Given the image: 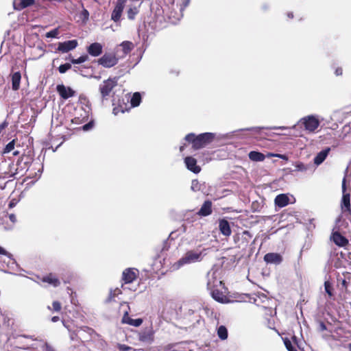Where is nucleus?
Returning a JSON list of instances; mask_svg holds the SVG:
<instances>
[{"label": "nucleus", "mask_w": 351, "mask_h": 351, "mask_svg": "<svg viewBox=\"0 0 351 351\" xmlns=\"http://www.w3.org/2000/svg\"><path fill=\"white\" fill-rule=\"evenodd\" d=\"M215 136L216 134L212 132L202 133L199 135L190 133L185 136L184 139L191 143L195 149H199L212 143Z\"/></svg>", "instance_id": "nucleus-1"}, {"label": "nucleus", "mask_w": 351, "mask_h": 351, "mask_svg": "<svg viewBox=\"0 0 351 351\" xmlns=\"http://www.w3.org/2000/svg\"><path fill=\"white\" fill-rule=\"evenodd\" d=\"M206 250L204 249L202 251L189 250L186 252L181 258L173 264V268L178 269L184 265L200 262L203 259L204 255L206 254H204Z\"/></svg>", "instance_id": "nucleus-2"}, {"label": "nucleus", "mask_w": 351, "mask_h": 351, "mask_svg": "<svg viewBox=\"0 0 351 351\" xmlns=\"http://www.w3.org/2000/svg\"><path fill=\"white\" fill-rule=\"evenodd\" d=\"M214 272L213 274H210V272L208 274V279L207 282V288L210 291V295L215 300L221 303H225L228 300L227 297L223 292L215 289L218 285L221 286L222 282L217 280L214 276Z\"/></svg>", "instance_id": "nucleus-3"}, {"label": "nucleus", "mask_w": 351, "mask_h": 351, "mask_svg": "<svg viewBox=\"0 0 351 351\" xmlns=\"http://www.w3.org/2000/svg\"><path fill=\"white\" fill-rule=\"evenodd\" d=\"M342 199L341 202V209L342 214L346 215L351 221L350 194L346 191V178L342 181Z\"/></svg>", "instance_id": "nucleus-4"}, {"label": "nucleus", "mask_w": 351, "mask_h": 351, "mask_svg": "<svg viewBox=\"0 0 351 351\" xmlns=\"http://www.w3.org/2000/svg\"><path fill=\"white\" fill-rule=\"evenodd\" d=\"M298 124L303 125L308 133H313L319 128L320 121L316 115L311 114L300 119Z\"/></svg>", "instance_id": "nucleus-5"}, {"label": "nucleus", "mask_w": 351, "mask_h": 351, "mask_svg": "<svg viewBox=\"0 0 351 351\" xmlns=\"http://www.w3.org/2000/svg\"><path fill=\"white\" fill-rule=\"evenodd\" d=\"M117 85V78H109L99 85V91L103 99H106L112 89Z\"/></svg>", "instance_id": "nucleus-6"}, {"label": "nucleus", "mask_w": 351, "mask_h": 351, "mask_svg": "<svg viewBox=\"0 0 351 351\" xmlns=\"http://www.w3.org/2000/svg\"><path fill=\"white\" fill-rule=\"evenodd\" d=\"M97 62L105 68H111L118 63V58L113 53H106L98 59Z\"/></svg>", "instance_id": "nucleus-7"}, {"label": "nucleus", "mask_w": 351, "mask_h": 351, "mask_svg": "<svg viewBox=\"0 0 351 351\" xmlns=\"http://www.w3.org/2000/svg\"><path fill=\"white\" fill-rule=\"evenodd\" d=\"M126 2L127 0H117L115 6L111 14V19L114 22L118 23L120 21Z\"/></svg>", "instance_id": "nucleus-8"}, {"label": "nucleus", "mask_w": 351, "mask_h": 351, "mask_svg": "<svg viewBox=\"0 0 351 351\" xmlns=\"http://www.w3.org/2000/svg\"><path fill=\"white\" fill-rule=\"evenodd\" d=\"M154 333L152 327L145 328L138 334V339L144 343H152L154 340Z\"/></svg>", "instance_id": "nucleus-9"}, {"label": "nucleus", "mask_w": 351, "mask_h": 351, "mask_svg": "<svg viewBox=\"0 0 351 351\" xmlns=\"http://www.w3.org/2000/svg\"><path fill=\"white\" fill-rule=\"evenodd\" d=\"M77 41L76 40H66L62 43H59L58 46V51L62 53H67L75 49L77 47Z\"/></svg>", "instance_id": "nucleus-10"}, {"label": "nucleus", "mask_w": 351, "mask_h": 351, "mask_svg": "<svg viewBox=\"0 0 351 351\" xmlns=\"http://www.w3.org/2000/svg\"><path fill=\"white\" fill-rule=\"evenodd\" d=\"M56 89L60 96L64 99H67L75 95V91L71 88L66 87L63 84L58 85Z\"/></svg>", "instance_id": "nucleus-11"}, {"label": "nucleus", "mask_w": 351, "mask_h": 351, "mask_svg": "<svg viewBox=\"0 0 351 351\" xmlns=\"http://www.w3.org/2000/svg\"><path fill=\"white\" fill-rule=\"evenodd\" d=\"M138 270L135 269L128 268L123 271L122 274L123 280L125 283L132 282L137 277Z\"/></svg>", "instance_id": "nucleus-12"}, {"label": "nucleus", "mask_w": 351, "mask_h": 351, "mask_svg": "<svg viewBox=\"0 0 351 351\" xmlns=\"http://www.w3.org/2000/svg\"><path fill=\"white\" fill-rule=\"evenodd\" d=\"M143 320L141 318H138V319H135L131 318L129 316V313L128 311H126L124 313L123 316L121 319L122 324H126L130 326H135V327L140 326L143 324Z\"/></svg>", "instance_id": "nucleus-13"}, {"label": "nucleus", "mask_w": 351, "mask_h": 351, "mask_svg": "<svg viewBox=\"0 0 351 351\" xmlns=\"http://www.w3.org/2000/svg\"><path fill=\"white\" fill-rule=\"evenodd\" d=\"M184 163L186 168L191 171L198 173L201 171L199 166L197 165V160L195 158L191 156H187L184 158Z\"/></svg>", "instance_id": "nucleus-14"}, {"label": "nucleus", "mask_w": 351, "mask_h": 351, "mask_svg": "<svg viewBox=\"0 0 351 351\" xmlns=\"http://www.w3.org/2000/svg\"><path fill=\"white\" fill-rule=\"evenodd\" d=\"M103 47L99 43H93L87 47V51L89 55L93 57H97L102 53Z\"/></svg>", "instance_id": "nucleus-15"}, {"label": "nucleus", "mask_w": 351, "mask_h": 351, "mask_svg": "<svg viewBox=\"0 0 351 351\" xmlns=\"http://www.w3.org/2000/svg\"><path fill=\"white\" fill-rule=\"evenodd\" d=\"M264 261L267 263L280 264L282 261V258L279 254L268 253L265 255Z\"/></svg>", "instance_id": "nucleus-16"}, {"label": "nucleus", "mask_w": 351, "mask_h": 351, "mask_svg": "<svg viewBox=\"0 0 351 351\" xmlns=\"http://www.w3.org/2000/svg\"><path fill=\"white\" fill-rule=\"evenodd\" d=\"M212 213V202L210 200H206L201 206L197 214L199 216L206 217Z\"/></svg>", "instance_id": "nucleus-17"}, {"label": "nucleus", "mask_w": 351, "mask_h": 351, "mask_svg": "<svg viewBox=\"0 0 351 351\" xmlns=\"http://www.w3.org/2000/svg\"><path fill=\"white\" fill-rule=\"evenodd\" d=\"M35 0H14L13 6L16 10H21L25 8H27L33 5Z\"/></svg>", "instance_id": "nucleus-18"}, {"label": "nucleus", "mask_w": 351, "mask_h": 351, "mask_svg": "<svg viewBox=\"0 0 351 351\" xmlns=\"http://www.w3.org/2000/svg\"><path fill=\"white\" fill-rule=\"evenodd\" d=\"M219 229L222 234L228 237L231 234V229L229 222L226 219H220L219 221Z\"/></svg>", "instance_id": "nucleus-19"}, {"label": "nucleus", "mask_w": 351, "mask_h": 351, "mask_svg": "<svg viewBox=\"0 0 351 351\" xmlns=\"http://www.w3.org/2000/svg\"><path fill=\"white\" fill-rule=\"evenodd\" d=\"M331 239L337 245L340 247H343L348 243V240L337 232L332 233Z\"/></svg>", "instance_id": "nucleus-20"}, {"label": "nucleus", "mask_w": 351, "mask_h": 351, "mask_svg": "<svg viewBox=\"0 0 351 351\" xmlns=\"http://www.w3.org/2000/svg\"><path fill=\"white\" fill-rule=\"evenodd\" d=\"M141 3H140L138 5L135 4H131L128 5V10H127V16L128 19L130 20H134L136 17V16L139 12V9L141 7Z\"/></svg>", "instance_id": "nucleus-21"}, {"label": "nucleus", "mask_w": 351, "mask_h": 351, "mask_svg": "<svg viewBox=\"0 0 351 351\" xmlns=\"http://www.w3.org/2000/svg\"><path fill=\"white\" fill-rule=\"evenodd\" d=\"M289 202V198L286 194H280L275 198L274 202L280 208L286 206Z\"/></svg>", "instance_id": "nucleus-22"}, {"label": "nucleus", "mask_w": 351, "mask_h": 351, "mask_svg": "<svg viewBox=\"0 0 351 351\" xmlns=\"http://www.w3.org/2000/svg\"><path fill=\"white\" fill-rule=\"evenodd\" d=\"M330 148H326L319 152L314 158V163L317 165L322 164L327 157L330 152Z\"/></svg>", "instance_id": "nucleus-23"}, {"label": "nucleus", "mask_w": 351, "mask_h": 351, "mask_svg": "<svg viewBox=\"0 0 351 351\" xmlns=\"http://www.w3.org/2000/svg\"><path fill=\"white\" fill-rule=\"evenodd\" d=\"M42 281L43 282H47V283L52 285L54 287H57L60 285V282L59 279L51 274L43 277L42 279Z\"/></svg>", "instance_id": "nucleus-24"}, {"label": "nucleus", "mask_w": 351, "mask_h": 351, "mask_svg": "<svg viewBox=\"0 0 351 351\" xmlns=\"http://www.w3.org/2000/svg\"><path fill=\"white\" fill-rule=\"evenodd\" d=\"M21 80V75L20 72L17 71L12 75V88L13 90L19 89Z\"/></svg>", "instance_id": "nucleus-25"}, {"label": "nucleus", "mask_w": 351, "mask_h": 351, "mask_svg": "<svg viewBox=\"0 0 351 351\" xmlns=\"http://www.w3.org/2000/svg\"><path fill=\"white\" fill-rule=\"evenodd\" d=\"M249 158L255 162H261L263 161L265 158V156L259 152L256 151H252L248 154Z\"/></svg>", "instance_id": "nucleus-26"}, {"label": "nucleus", "mask_w": 351, "mask_h": 351, "mask_svg": "<svg viewBox=\"0 0 351 351\" xmlns=\"http://www.w3.org/2000/svg\"><path fill=\"white\" fill-rule=\"evenodd\" d=\"M295 169L294 171H300V172H306L309 169H311L312 166L310 164L306 165L302 162H296L294 164Z\"/></svg>", "instance_id": "nucleus-27"}, {"label": "nucleus", "mask_w": 351, "mask_h": 351, "mask_svg": "<svg viewBox=\"0 0 351 351\" xmlns=\"http://www.w3.org/2000/svg\"><path fill=\"white\" fill-rule=\"evenodd\" d=\"M122 48L123 53L124 55H127L133 49L134 45L130 41H123L119 45Z\"/></svg>", "instance_id": "nucleus-28"}, {"label": "nucleus", "mask_w": 351, "mask_h": 351, "mask_svg": "<svg viewBox=\"0 0 351 351\" xmlns=\"http://www.w3.org/2000/svg\"><path fill=\"white\" fill-rule=\"evenodd\" d=\"M141 101V94L138 92L134 93L131 98V106L132 107H136L139 106Z\"/></svg>", "instance_id": "nucleus-29"}, {"label": "nucleus", "mask_w": 351, "mask_h": 351, "mask_svg": "<svg viewBox=\"0 0 351 351\" xmlns=\"http://www.w3.org/2000/svg\"><path fill=\"white\" fill-rule=\"evenodd\" d=\"M77 17L79 21H81L83 23H86L89 18V12L87 10L83 8L77 14Z\"/></svg>", "instance_id": "nucleus-30"}, {"label": "nucleus", "mask_w": 351, "mask_h": 351, "mask_svg": "<svg viewBox=\"0 0 351 351\" xmlns=\"http://www.w3.org/2000/svg\"><path fill=\"white\" fill-rule=\"evenodd\" d=\"M217 335L221 340L228 338V330L224 326H220L217 329Z\"/></svg>", "instance_id": "nucleus-31"}, {"label": "nucleus", "mask_w": 351, "mask_h": 351, "mask_svg": "<svg viewBox=\"0 0 351 351\" xmlns=\"http://www.w3.org/2000/svg\"><path fill=\"white\" fill-rule=\"evenodd\" d=\"M15 143V139H13L10 143H8L3 149V154H6L12 152L14 149Z\"/></svg>", "instance_id": "nucleus-32"}, {"label": "nucleus", "mask_w": 351, "mask_h": 351, "mask_svg": "<svg viewBox=\"0 0 351 351\" xmlns=\"http://www.w3.org/2000/svg\"><path fill=\"white\" fill-rule=\"evenodd\" d=\"M324 289L326 293L328 295L330 298L333 296V289L331 283L329 281H325Z\"/></svg>", "instance_id": "nucleus-33"}, {"label": "nucleus", "mask_w": 351, "mask_h": 351, "mask_svg": "<svg viewBox=\"0 0 351 351\" xmlns=\"http://www.w3.org/2000/svg\"><path fill=\"white\" fill-rule=\"evenodd\" d=\"M283 341L288 351H298L295 346L292 344L291 341L288 338H285Z\"/></svg>", "instance_id": "nucleus-34"}, {"label": "nucleus", "mask_w": 351, "mask_h": 351, "mask_svg": "<svg viewBox=\"0 0 351 351\" xmlns=\"http://www.w3.org/2000/svg\"><path fill=\"white\" fill-rule=\"evenodd\" d=\"M88 59V56L87 55L81 56L77 59L71 58V62L72 64H81L86 62Z\"/></svg>", "instance_id": "nucleus-35"}, {"label": "nucleus", "mask_w": 351, "mask_h": 351, "mask_svg": "<svg viewBox=\"0 0 351 351\" xmlns=\"http://www.w3.org/2000/svg\"><path fill=\"white\" fill-rule=\"evenodd\" d=\"M71 68V64L70 63H65V64H61L58 67V71L60 73H64L68 70H69Z\"/></svg>", "instance_id": "nucleus-36"}, {"label": "nucleus", "mask_w": 351, "mask_h": 351, "mask_svg": "<svg viewBox=\"0 0 351 351\" xmlns=\"http://www.w3.org/2000/svg\"><path fill=\"white\" fill-rule=\"evenodd\" d=\"M191 189L193 191H198L200 190V184L197 180H192Z\"/></svg>", "instance_id": "nucleus-37"}, {"label": "nucleus", "mask_w": 351, "mask_h": 351, "mask_svg": "<svg viewBox=\"0 0 351 351\" xmlns=\"http://www.w3.org/2000/svg\"><path fill=\"white\" fill-rule=\"evenodd\" d=\"M59 34V30L58 28H56V29H52L51 31L47 32L46 34V37L47 38H56L57 37V36Z\"/></svg>", "instance_id": "nucleus-38"}, {"label": "nucleus", "mask_w": 351, "mask_h": 351, "mask_svg": "<svg viewBox=\"0 0 351 351\" xmlns=\"http://www.w3.org/2000/svg\"><path fill=\"white\" fill-rule=\"evenodd\" d=\"M52 306L54 311L58 312L61 310V304L58 301H54L52 303Z\"/></svg>", "instance_id": "nucleus-39"}, {"label": "nucleus", "mask_w": 351, "mask_h": 351, "mask_svg": "<svg viewBox=\"0 0 351 351\" xmlns=\"http://www.w3.org/2000/svg\"><path fill=\"white\" fill-rule=\"evenodd\" d=\"M93 127V122L90 121L88 123L84 125L82 128H83V130L88 131V130H90Z\"/></svg>", "instance_id": "nucleus-40"}, {"label": "nucleus", "mask_w": 351, "mask_h": 351, "mask_svg": "<svg viewBox=\"0 0 351 351\" xmlns=\"http://www.w3.org/2000/svg\"><path fill=\"white\" fill-rule=\"evenodd\" d=\"M119 349L121 351H129V350H132V348L129 347L126 345H124V344H119Z\"/></svg>", "instance_id": "nucleus-41"}, {"label": "nucleus", "mask_w": 351, "mask_h": 351, "mask_svg": "<svg viewBox=\"0 0 351 351\" xmlns=\"http://www.w3.org/2000/svg\"><path fill=\"white\" fill-rule=\"evenodd\" d=\"M22 338H28V339H31L32 340H38L37 338H34L32 336H28V335H19L17 337V341L19 342H21V339Z\"/></svg>", "instance_id": "nucleus-42"}, {"label": "nucleus", "mask_w": 351, "mask_h": 351, "mask_svg": "<svg viewBox=\"0 0 351 351\" xmlns=\"http://www.w3.org/2000/svg\"><path fill=\"white\" fill-rule=\"evenodd\" d=\"M0 254L5 255L8 256L9 258H11L12 255L5 251L2 247L0 246Z\"/></svg>", "instance_id": "nucleus-43"}, {"label": "nucleus", "mask_w": 351, "mask_h": 351, "mask_svg": "<svg viewBox=\"0 0 351 351\" xmlns=\"http://www.w3.org/2000/svg\"><path fill=\"white\" fill-rule=\"evenodd\" d=\"M43 348L45 351H55L53 348L47 343H45Z\"/></svg>", "instance_id": "nucleus-44"}, {"label": "nucleus", "mask_w": 351, "mask_h": 351, "mask_svg": "<svg viewBox=\"0 0 351 351\" xmlns=\"http://www.w3.org/2000/svg\"><path fill=\"white\" fill-rule=\"evenodd\" d=\"M18 201L16 199H12L10 203H9V207L10 208H13L14 207L16 204H17Z\"/></svg>", "instance_id": "nucleus-45"}, {"label": "nucleus", "mask_w": 351, "mask_h": 351, "mask_svg": "<svg viewBox=\"0 0 351 351\" xmlns=\"http://www.w3.org/2000/svg\"><path fill=\"white\" fill-rule=\"evenodd\" d=\"M9 219L13 223H16V217L14 214H10Z\"/></svg>", "instance_id": "nucleus-46"}, {"label": "nucleus", "mask_w": 351, "mask_h": 351, "mask_svg": "<svg viewBox=\"0 0 351 351\" xmlns=\"http://www.w3.org/2000/svg\"><path fill=\"white\" fill-rule=\"evenodd\" d=\"M335 75H336L337 76H339V75H342V73H343V70H342V69H341V68L339 67V68L336 69V70H335Z\"/></svg>", "instance_id": "nucleus-47"}, {"label": "nucleus", "mask_w": 351, "mask_h": 351, "mask_svg": "<svg viewBox=\"0 0 351 351\" xmlns=\"http://www.w3.org/2000/svg\"><path fill=\"white\" fill-rule=\"evenodd\" d=\"M7 126H8V123H7L6 121L3 122V123L0 125V132H1V131H2L3 130H4Z\"/></svg>", "instance_id": "nucleus-48"}, {"label": "nucleus", "mask_w": 351, "mask_h": 351, "mask_svg": "<svg viewBox=\"0 0 351 351\" xmlns=\"http://www.w3.org/2000/svg\"><path fill=\"white\" fill-rule=\"evenodd\" d=\"M269 156H276V157H278V158H282V159H284L285 158V155H281V154H271Z\"/></svg>", "instance_id": "nucleus-49"}, {"label": "nucleus", "mask_w": 351, "mask_h": 351, "mask_svg": "<svg viewBox=\"0 0 351 351\" xmlns=\"http://www.w3.org/2000/svg\"><path fill=\"white\" fill-rule=\"evenodd\" d=\"M60 318L58 316H53L52 318H51V321L53 322H56L58 321H59Z\"/></svg>", "instance_id": "nucleus-50"}, {"label": "nucleus", "mask_w": 351, "mask_h": 351, "mask_svg": "<svg viewBox=\"0 0 351 351\" xmlns=\"http://www.w3.org/2000/svg\"><path fill=\"white\" fill-rule=\"evenodd\" d=\"M287 16H288V18H289V19H293V12H288V13H287Z\"/></svg>", "instance_id": "nucleus-51"}, {"label": "nucleus", "mask_w": 351, "mask_h": 351, "mask_svg": "<svg viewBox=\"0 0 351 351\" xmlns=\"http://www.w3.org/2000/svg\"><path fill=\"white\" fill-rule=\"evenodd\" d=\"M119 112V110L117 108H114L113 109V114L117 115L118 112Z\"/></svg>", "instance_id": "nucleus-52"}, {"label": "nucleus", "mask_w": 351, "mask_h": 351, "mask_svg": "<svg viewBox=\"0 0 351 351\" xmlns=\"http://www.w3.org/2000/svg\"><path fill=\"white\" fill-rule=\"evenodd\" d=\"M320 327H321V328H322V330H326V327L325 324H323V323H322V324H320Z\"/></svg>", "instance_id": "nucleus-53"}, {"label": "nucleus", "mask_w": 351, "mask_h": 351, "mask_svg": "<svg viewBox=\"0 0 351 351\" xmlns=\"http://www.w3.org/2000/svg\"><path fill=\"white\" fill-rule=\"evenodd\" d=\"M253 128H245V129H241L240 130L241 131H244V130H246V131H251L252 130Z\"/></svg>", "instance_id": "nucleus-54"}, {"label": "nucleus", "mask_w": 351, "mask_h": 351, "mask_svg": "<svg viewBox=\"0 0 351 351\" xmlns=\"http://www.w3.org/2000/svg\"><path fill=\"white\" fill-rule=\"evenodd\" d=\"M342 285H343V287H346V286H347V282H346V280H343L342 281Z\"/></svg>", "instance_id": "nucleus-55"}, {"label": "nucleus", "mask_w": 351, "mask_h": 351, "mask_svg": "<svg viewBox=\"0 0 351 351\" xmlns=\"http://www.w3.org/2000/svg\"><path fill=\"white\" fill-rule=\"evenodd\" d=\"M19 154V151H15V152H13V155L14 156H17Z\"/></svg>", "instance_id": "nucleus-56"}, {"label": "nucleus", "mask_w": 351, "mask_h": 351, "mask_svg": "<svg viewBox=\"0 0 351 351\" xmlns=\"http://www.w3.org/2000/svg\"><path fill=\"white\" fill-rule=\"evenodd\" d=\"M75 336V334H74V333L71 334V339H74Z\"/></svg>", "instance_id": "nucleus-57"}, {"label": "nucleus", "mask_w": 351, "mask_h": 351, "mask_svg": "<svg viewBox=\"0 0 351 351\" xmlns=\"http://www.w3.org/2000/svg\"><path fill=\"white\" fill-rule=\"evenodd\" d=\"M341 219V217H339L338 219H337V223H338Z\"/></svg>", "instance_id": "nucleus-58"}, {"label": "nucleus", "mask_w": 351, "mask_h": 351, "mask_svg": "<svg viewBox=\"0 0 351 351\" xmlns=\"http://www.w3.org/2000/svg\"><path fill=\"white\" fill-rule=\"evenodd\" d=\"M348 348H349L350 351H351V343L348 345Z\"/></svg>", "instance_id": "nucleus-59"}, {"label": "nucleus", "mask_w": 351, "mask_h": 351, "mask_svg": "<svg viewBox=\"0 0 351 351\" xmlns=\"http://www.w3.org/2000/svg\"><path fill=\"white\" fill-rule=\"evenodd\" d=\"M74 71H75V72H77V67L75 66V67H74Z\"/></svg>", "instance_id": "nucleus-60"}, {"label": "nucleus", "mask_w": 351, "mask_h": 351, "mask_svg": "<svg viewBox=\"0 0 351 351\" xmlns=\"http://www.w3.org/2000/svg\"><path fill=\"white\" fill-rule=\"evenodd\" d=\"M188 3H189V2H188V1H186V2L185 3V4H184V6H186V5H188Z\"/></svg>", "instance_id": "nucleus-61"}, {"label": "nucleus", "mask_w": 351, "mask_h": 351, "mask_svg": "<svg viewBox=\"0 0 351 351\" xmlns=\"http://www.w3.org/2000/svg\"><path fill=\"white\" fill-rule=\"evenodd\" d=\"M226 136H227V134H226V135H223V136H222V137H223V138H225V137H226Z\"/></svg>", "instance_id": "nucleus-62"}, {"label": "nucleus", "mask_w": 351, "mask_h": 351, "mask_svg": "<svg viewBox=\"0 0 351 351\" xmlns=\"http://www.w3.org/2000/svg\"><path fill=\"white\" fill-rule=\"evenodd\" d=\"M182 149H183V147H182V146H181V147H180V151H182Z\"/></svg>", "instance_id": "nucleus-63"}]
</instances>
